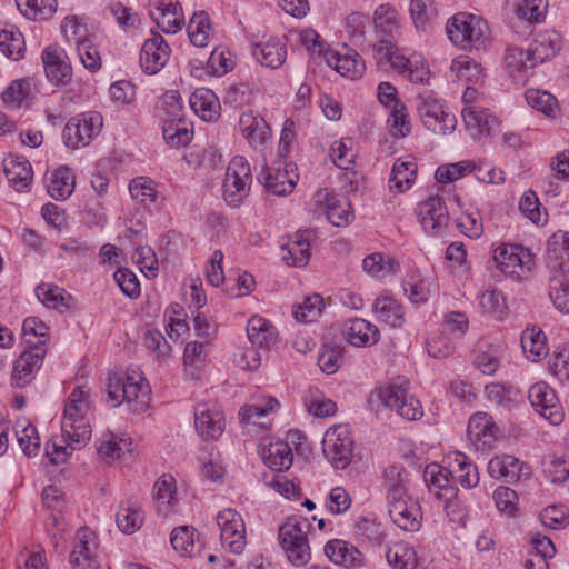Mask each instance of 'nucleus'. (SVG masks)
I'll use <instances>...</instances> for the list:
<instances>
[{
  "label": "nucleus",
  "mask_w": 569,
  "mask_h": 569,
  "mask_svg": "<svg viewBox=\"0 0 569 569\" xmlns=\"http://www.w3.org/2000/svg\"><path fill=\"white\" fill-rule=\"evenodd\" d=\"M89 390L84 386L76 387L64 406L61 420L62 443L54 439L46 446V455L49 460L59 465L67 461L76 449L84 446L91 436V427L87 413L89 410Z\"/></svg>",
  "instance_id": "f257e3e1"
},
{
  "label": "nucleus",
  "mask_w": 569,
  "mask_h": 569,
  "mask_svg": "<svg viewBox=\"0 0 569 569\" xmlns=\"http://www.w3.org/2000/svg\"><path fill=\"white\" fill-rule=\"evenodd\" d=\"M107 395L112 407L134 402L133 410L142 411L148 406L150 388L138 369H129L124 373H113L108 378Z\"/></svg>",
  "instance_id": "f03ea898"
},
{
  "label": "nucleus",
  "mask_w": 569,
  "mask_h": 569,
  "mask_svg": "<svg viewBox=\"0 0 569 569\" xmlns=\"http://www.w3.org/2000/svg\"><path fill=\"white\" fill-rule=\"evenodd\" d=\"M311 525L307 518L290 517L279 529L280 546L288 560L297 566H305L311 559L307 533Z\"/></svg>",
  "instance_id": "7ed1b4c3"
},
{
  "label": "nucleus",
  "mask_w": 569,
  "mask_h": 569,
  "mask_svg": "<svg viewBox=\"0 0 569 569\" xmlns=\"http://www.w3.org/2000/svg\"><path fill=\"white\" fill-rule=\"evenodd\" d=\"M446 31L450 41L463 49L485 47L489 40L487 23L473 14L463 12L453 16L447 22Z\"/></svg>",
  "instance_id": "20e7f679"
},
{
  "label": "nucleus",
  "mask_w": 569,
  "mask_h": 569,
  "mask_svg": "<svg viewBox=\"0 0 569 569\" xmlns=\"http://www.w3.org/2000/svg\"><path fill=\"white\" fill-rule=\"evenodd\" d=\"M252 182L251 168L244 157H234L226 171L222 183L223 198L233 207H238L248 196Z\"/></svg>",
  "instance_id": "39448f33"
},
{
  "label": "nucleus",
  "mask_w": 569,
  "mask_h": 569,
  "mask_svg": "<svg viewBox=\"0 0 569 569\" xmlns=\"http://www.w3.org/2000/svg\"><path fill=\"white\" fill-rule=\"evenodd\" d=\"M418 114L423 126L436 134H449L455 131L457 119L430 92L419 93Z\"/></svg>",
  "instance_id": "423d86ee"
},
{
  "label": "nucleus",
  "mask_w": 569,
  "mask_h": 569,
  "mask_svg": "<svg viewBox=\"0 0 569 569\" xmlns=\"http://www.w3.org/2000/svg\"><path fill=\"white\" fill-rule=\"evenodd\" d=\"M322 451L328 461L337 469H345L352 459L353 439L347 425L329 428L322 440Z\"/></svg>",
  "instance_id": "0eeeda50"
},
{
  "label": "nucleus",
  "mask_w": 569,
  "mask_h": 569,
  "mask_svg": "<svg viewBox=\"0 0 569 569\" xmlns=\"http://www.w3.org/2000/svg\"><path fill=\"white\" fill-rule=\"evenodd\" d=\"M102 126L99 112H83L67 122L62 137L68 147L78 149L88 146L100 133Z\"/></svg>",
  "instance_id": "6e6552de"
},
{
  "label": "nucleus",
  "mask_w": 569,
  "mask_h": 569,
  "mask_svg": "<svg viewBox=\"0 0 569 569\" xmlns=\"http://www.w3.org/2000/svg\"><path fill=\"white\" fill-rule=\"evenodd\" d=\"M493 260L506 276L516 280L527 278L535 261L528 250L517 244H501L493 251Z\"/></svg>",
  "instance_id": "1a4fd4ad"
},
{
  "label": "nucleus",
  "mask_w": 569,
  "mask_h": 569,
  "mask_svg": "<svg viewBox=\"0 0 569 569\" xmlns=\"http://www.w3.org/2000/svg\"><path fill=\"white\" fill-rule=\"evenodd\" d=\"M299 174L293 162L279 161L272 168L266 163L261 166L258 181L264 189L274 196H286L292 192Z\"/></svg>",
  "instance_id": "9d476101"
},
{
  "label": "nucleus",
  "mask_w": 569,
  "mask_h": 569,
  "mask_svg": "<svg viewBox=\"0 0 569 569\" xmlns=\"http://www.w3.org/2000/svg\"><path fill=\"white\" fill-rule=\"evenodd\" d=\"M375 37L373 56L380 69L391 66V7L380 4L373 14Z\"/></svg>",
  "instance_id": "9b49d317"
},
{
  "label": "nucleus",
  "mask_w": 569,
  "mask_h": 569,
  "mask_svg": "<svg viewBox=\"0 0 569 569\" xmlns=\"http://www.w3.org/2000/svg\"><path fill=\"white\" fill-rule=\"evenodd\" d=\"M416 212L421 227L428 234L440 236L448 227V209L442 197L438 194L419 202Z\"/></svg>",
  "instance_id": "f8f14e48"
},
{
  "label": "nucleus",
  "mask_w": 569,
  "mask_h": 569,
  "mask_svg": "<svg viewBox=\"0 0 569 569\" xmlns=\"http://www.w3.org/2000/svg\"><path fill=\"white\" fill-rule=\"evenodd\" d=\"M217 525L222 545L232 553H241L246 546V528L241 515L231 508L223 509L217 516Z\"/></svg>",
  "instance_id": "ddd939ff"
},
{
  "label": "nucleus",
  "mask_w": 569,
  "mask_h": 569,
  "mask_svg": "<svg viewBox=\"0 0 569 569\" xmlns=\"http://www.w3.org/2000/svg\"><path fill=\"white\" fill-rule=\"evenodd\" d=\"M421 519L418 502L407 496L402 486L393 485V525L403 531L416 532L421 526Z\"/></svg>",
  "instance_id": "4468645a"
},
{
  "label": "nucleus",
  "mask_w": 569,
  "mask_h": 569,
  "mask_svg": "<svg viewBox=\"0 0 569 569\" xmlns=\"http://www.w3.org/2000/svg\"><path fill=\"white\" fill-rule=\"evenodd\" d=\"M528 399L535 410L551 425H559L563 419V412L556 392L546 383L537 382L528 390Z\"/></svg>",
  "instance_id": "2eb2a0df"
},
{
  "label": "nucleus",
  "mask_w": 569,
  "mask_h": 569,
  "mask_svg": "<svg viewBox=\"0 0 569 569\" xmlns=\"http://www.w3.org/2000/svg\"><path fill=\"white\" fill-rule=\"evenodd\" d=\"M43 343L42 340H40L39 343H34L29 350L23 351L14 361L11 375V385L14 388H24L33 380L46 355Z\"/></svg>",
  "instance_id": "dca6fc26"
},
{
  "label": "nucleus",
  "mask_w": 569,
  "mask_h": 569,
  "mask_svg": "<svg viewBox=\"0 0 569 569\" xmlns=\"http://www.w3.org/2000/svg\"><path fill=\"white\" fill-rule=\"evenodd\" d=\"M467 432L476 450L487 451L493 447L499 428L491 416L486 412H477L470 417Z\"/></svg>",
  "instance_id": "f3484780"
},
{
  "label": "nucleus",
  "mask_w": 569,
  "mask_h": 569,
  "mask_svg": "<svg viewBox=\"0 0 569 569\" xmlns=\"http://www.w3.org/2000/svg\"><path fill=\"white\" fill-rule=\"evenodd\" d=\"M315 202L325 209L327 219L336 227L347 226L353 219V211L349 200L340 198L328 189L316 192Z\"/></svg>",
  "instance_id": "a211bd4d"
},
{
  "label": "nucleus",
  "mask_w": 569,
  "mask_h": 569,
  "mask_svg": "<svg viewBox=\"0 0 569 569\" xmlns=\"http://www.w3.org/2000/svg\"><path fill=\"white\" fill-rule=\"evenodd\" d=\"M393 410L408 421L419 420L423 416L420 401L410 392V381L402 376L393 379Z\"/></svg>",
  "instance_id": "6ab92c4d"
},
{
  "label": "nucleus",
  "mask_w": 569,
  "mask_h": 569,
  "mask_svg": "<svg viewBox=\"0 0 569 569\" xmlns=\"http://www.w3.org/2000/svg\"><path fill=\"white\" fill-rule=\"evenodd\" d=\"M170 47L160 33H153L143 42L140 52V66L148 74L158 73L167 63Z\"/></svg>",
  "instance_id": "aec40b11"
},
{
  "label": "nucleus",
  "mask_w": 569,
  "mask_h": 569,
  "mask_svg": "<svg viewBox=\"0 0 569 569\" xmlns=\"http://www.w3.org/2000/svg\"><path fill=\"white\" fill-rule=\"evenodd\" d=\"M97 541L94 532L84 527L77 532V543L70 555V563L79 569L98 568Z\"/></svg>",
  "instance_id": "412c9836"
},
{
  "label": "nucleus",
  "mask_w": 569,
  "mask_h": 569,
  "mask_svg": "<svg viewBox=\"0 0 569 569\" xmlns=\"http://www.w3.org/2000/svg\"><path fill=\"white\" fill-rule=\"evenodd\" d=\"M194 426L204 440L217 439L224 430L223 412L207 403H199L194 410Z\"/></svg>",
  "instance_id": "4be33fe9"
},
{
  "label": "nucleus",
  "mask_w": 569,
  "mask_h": 569,
  "mask_svg": "<svg viewBox=\"0 0 569 569\" xmlns=\"http://www.w3.org/2000/svg\"><path fill=\"white\" fill-rule=\"evenodd\" d=\"M3 173L10 187L18 192L29 191L33 180L30 162L18 156H8L3 159Z\"/></svg>",
  "instance_id": "5701e85b"
},
{
  "label": "nucleus",
  "mask_w": 569,
  "mask_h": 569,
  "mask_svg": "<svg viewBox=\"0 0 569 569\" xmlns=\"http://www.w3.org/2000/svg\"><path fill=\"white\" fill-rule=\"evenodd\" d=\"M43 68L48 79L56 83H64L71 74V68L67 62V54L58 46L47 47L41 54Z\"/></svg>",
  "instance_id": "b1692460"
},
{
  "label": "nucleus",
  "mask_w": 569,
  "mask_h": 569,
  "mask_svg": "<svg viewBox=\"0 0 569 569\" xmlns=\"http://www.w3.org/2000/svg\"><path fill=\"white\" fill-rule=\"evenodd\" d=\"M157 27L164 33H176L181 30L184 17L180 3L177 0H162L151 12Z\"/></svg>",
  "instance_id": "393cba45"
},
{
  "label": "nucleus",
  "mask_w": 569,
  "mask_h": 569,
  "mask_svg": "<svg viewBox=\"0 0 569 569\" xmlns=\"http://www.w3.org/2000/svg\"><path fill=\"white\" fill-rule=\"evenodd\" d=\"M548 293L556 309L562 313H569V276L562 263L559 268H550Z\"/></svg>",
  "instance_id": "a878e982"
},
{
  "label": "nucleus",
  "mask_w": 569,
  "mask_h": 569,
  "mask_svg": "<svg viewBox=\"0 0 569 569\" xmlns=\"http://www.w3.org/2000/svg\"><path fill=\"white\" fill-rule=\"evenodd\" d=\"M242 136L252 147L262 146L271 137L267 121L253 111L243 112L239 120Z\"/></svg>",
  "instance_id": "bb28decb"
},
{
  "label": "nucleus",
  "mask_w": 569,
  "mask_h": 569,
  "mask_svg": "<svg viewBox=\"0 0 569 569\" xmlns=\"http://www.w3.org/2000/svg\"><path fill=\"white\" fill-rule=\"evenodd\" d=\"M310 232H297L281 246L282 260L292 267H305L310 259Z\"/></svg>",
  "instance_id": "cd10ccee"
},
{
  "label": "nucleus",
  "mask_w": 569,
  "mask_h": 569,
  "mask_svg": "<svg viewBox=\"0 0 569 569\" xmlns=\"http://www.w3.org/2000/svg\"><path fill=\"white\" fill-rule=\"evenodd\" d=\"M461 116L467 129L473 131L475 138L490 136L497 124V118L487 109H478L476 106H465Z\"/></svg>",
  "instance_id": "c85d7f7f"
},
{
  "label": "nucleus",
  "mask_w": 569,
  "mask_h": 569,
  "mask_svg": "<svg viewBox=\"0 0 569 569\" xmlns=\"http://www.w3.org/2000/svg\"><path fill=\"white\" fill-rule=\"evenodd\" d=\"M252 54L262 66L277 69L286 60V46L277 38L252 44Z\"/></svg>",
  "instance_id": "c756f323"
},
{
  "label": "nucleus",
  "mask_w": 569,
  "mask_h": 569,
  "mask_svg": "<svg viewBox=\"0 0 569 569\" xmlns=\"http://www.w3.org/2000/svg\"><path fill=\"white\" fill-rule=\"evenodd\" d=\"M342 333L355 347H366L378 340V329L369 321L355 318L343 323Z\"/></svg>",
  "instance_id": "7c9ffc66"
},
{
  "label": "nucleus",
  "mask_w": 569,
  "mask_h": 569,
  "mask_svg": "<svg viewBox=\"0 0 569 569\" xmlns=\"http://www.w3.org/2000/svg\"><path fill=\"white\" fill-rule=\"evenodd\" d=\"M247 336L252 346L270 349L278 341V333L271 322L260 316H252L247 323Z\"/></svg>",
  "instance_id": "2f4dec72"
},
{
  "label": "nucleus",
  "mask_w": 569,
  "mask_h": 569,
  "mask_svg": "<svg viewBox=\"0 0 569 569\" xmlns=\"http://www.w3.org/2000/svg\"><path fill=\"white\" fill-rule=\"evenodd\" d=\"M423 480L429 490L436 491L439 499H449L453 495L452 475L438 463H431L425 468Z\"/></svg>",
  "instance_id": "473e14b6"
},
{
  "label": "nucleus",
  "mask_w": 569,
  "mask_h": 569,
  "mask_svg": "<svg viewBox=\"0 0 569 569\" xmlns=\"http://www.w3.org/2000/svg\"><path fill=\"white\" fill-rule=\"evenodd\" d=\"M190 107L197 116L206 121L217 119L220 112L218 97L207 88H199L191 94Z\"/></svg>",
  "instance_id": "72a5a7b5"
},
{
  "label": "nucleus",
  "mask_w": 569,
  "mask_h": 569,
  "mask_svg": "<svg viewBox=\"0 0 569 569\" xmlns=\"http://www.w3.org/2000/svg\"><path fill=\"white\" fill-rule=\"evenodd\" d=\"M506 68L516 82H525L528 70L536 67L528 48L510 47L505 56Z\"/></svg>",
  "instance_id": "f704fd0d"
},
{
  "label": "nucleus",
  "mask_w": 569,
  "mask_h": 569,
  "mask_svg": "<svg viewBox=\"0 0 569 569\" xmlns=\"http://www.w3.org/2000/svg\"><path fill=\"white\" fill-rule=\"evenodd\" d=\"M74 184L76 178L72 171L67 167H60L51 173L47 189L51 198L63 201L72 194Z\"/></svg>",
  "instance_id": "c9c22d12"
},
{
  "label": "nucleus",
  "mask_w": 569,
  "mask_h": 569,
  "mask_svg": "<svg viewBox=\"0 0 569 569\" xmlns=\"http://www.w3.org/2000/svg\"><path fill=\"white\" fill-rule=\"evenodd\" d=\"M323 551L326 557L336 565L353 567L360 563V552L343 540L328 541Z\"/></svg>",
  "instance_id": "e433bc0d"
},
{
  "label": "nucleus",
  "mask_w": 569,
  "mask_h": 569,
  "mask_svg": "<svg viewBox=\"0 0 569 569\" xmlns=\"http://www.w3.org/2000/svg\"><path fill=\"white\" fill-rule=\"evenodd\" d=\"M262 459L264 463L276 471L288 470L293 461L290 446L284 441L270 442L262 450Z\"/></svg>",
  "instance_id": "4c0bfd02"
},
{
  "label": "nucleus",
  "mask_w": 569,
  "mask_h": 569,
  "mask_svg": "<svg viewBox=\"0 0 569 569\" xmlns=\"http://www.w3.org/2000/svg\"><path fill=\"white\" fill-rule=\"evenodd\" d=\"M325 57L328 66L342 76L355 79L362 74L365 67L362 61L358 59V54H340L337 51L329 50L326 52Z\"/></svg>",
  "instance_id": "58836bf2"
},
{
  "label": "nucleus",
  "mask_w": 569,
  "mask_h": 569,
  "mask_svg": "<svg viewBox=\"0 0 569 569\" xmlns=\"http://www.w3.org/2000/svg\"><path fill=\"white\" fill-rule=\"evenodd\" d=\"M521 347L527 358L538 361L548 355L546 336L541 329L528 328L521 335Z\"/></svg>",
  "instance_id": "ea45409f"
},
{
  "label": "nucleus",
  "mask_w": 569,
  "mask_h": 569,
  "mask_svg": "<svg viewBox=\"0 0 569 569\" xmlns=\"http://www.w3.org/2000/svg\"><path fill=\"white\" fill-rule=\"evenodd\" d=\"M527 103L548 118H556L559 113L558 100L548 91L530 88L525 92Z\"/></svg>",
  "instance_id": "a19ab883"
},
{
  "label": "nucleus",
  "mask_w": 569,
  "mask_h": 569,
  "mask_svg": "<svg viewBox=\"0 0 569 569\" xmlns=\"http://www.w3.org/2000/svg\"><path fill=\"white\" fill-rule=\"evenodd\" d=\"M368 407L377 418L388 417L389 409L391 407V381L387 380L377 383V386L370 391L368 399Z\"/></svg>",
  "instance_id": "79ce46f5"
},
{
  "label": "nucleus",
  "mask_w": 569,
  "mask_h": 569,
  "mask_svg": "<svg viewBox=\"0 0 569 569\" xmlns=\"http://www.w3.org/2000/svg\"><path fill=\"white\" fill-rule=\"evenodd\" d=\"M417 162L412 158L397 159L393 162V188L403 193L409 190L417 178Z\"/></svg>",
  "instance_id": "37998d69"
},
{
  "label": "nucleus",
  "mask_w": 569,
  "mask_h": 569,
  "mask_svg": "<svg viewBox=\"0 0 569 569\" xmlns=\"http://www.w3.org/2000/svg\"><path fill=\"white\" fill-rule=\"evenodd\" d=\"M34 292L39 301L47 308L57 309L60 311L69 308V300L71 299V296L67 293L62 288L41 283L37 286Z\"/></svg>",
  "instance_id": "c03bdc74"
},
{
  "label": "nucleus",
  "mask_w": 569,
  "mask_h": 569,
  "mask_svg": "<svg viewBox=\"0 0 569 569\" xmlns=\"http://www.w3.org/2000/svg\"><path fill=\"white\" fill-rule=\"evenodd\" d=\"M187 32L194 47H206L211 36V23L208 13L204 11L193 13L187 27Z\"/></svg>",
  "instance_id": "a18cd8bd"
},
{
  "label": "nucleus",
  "mask_w": 569,
  "mask_h": 569,
  "mask_svg": "<svg viewBox=\"0 0 569 569\" xmlns=\"http://www.w3.org/2000/svg\"><path fill=\"white\" fill-rule=\"evenodd\" d=\"M418 63L419 59H408L393 50V71H397L412 83H422L428 76V70L425 66L418 67Z\"/></svg>",
  "instance_id": "49530a36"
},
{
  "label": "nucleus",
  "mask_w": 569,
  "mask_h": 569,
  "mask_svg": "<svg viewBox=\"0 0 569 569\" xmlns=\"http://www.w3.org/2000/svg\"><path fill=\"white\" fill-rule=\"evenodd\" d=\"M20 12L29 19L47 20L57 10V0H16Z\"/></svg>",
  "instance_id": "de8ad7c7"
},
{
  "label": "nucleus",
  "mask_w": 569,
  "mask_h": 569,
  "mask_svg": "<svg viewBox=\"0 0 569 569\" xmlns=\"http://www.w3.org/2000/svg\"><path fill=\"white\" fill-rule=\"evenodd\" d=\"M24 50V39L19 30H2L0 32V51L7 58L18 61L23 58Z\"/></svg>",
  "instance_id": "09e8293b"
},
{
  "label": "nucleus",
  "mask_w": 569,
  "mask_h": 569,
  "mask_svg": "<svg viewBox=\"0 0 569 569\" xmlns=\"http://www.w3.org/2000/svg\"><path fill=\"white\" fill-rule=\"evenodd\" d=\"M129 191L136 201L143 207H149L154 203L158 198L156 183L147 177H138L131 180Z\"/></svg>",
  "instance_id": "8fccbe9b"
},
{
  "label": "nucleus",
  "mask_w": 569,
  "mask_h": 569,
  "mask_svg": "<svg viewBox=\"0 0 569 569\" xmlns=\"http://www.w3.org/2000/svg\"><path fill=\"white\" fill-rule=\"evenodd\" d=\"M16 435L20 448L28 457L38 455L40 438L37 428L29 422L22 421L16 425Z\"/></svg>",
  "instance_id": "3c124183"
},
{
  "label": "nucleus",
  "mask_w": 569,
  "mask_h": 569,
  "mask_svg": "<svg viewBox=\"0 0 569 569\" xmlns=\"http://www.w3.org/2000/svg\"><path fill=\"white\" fill-rule=\"evenodd\" d=\"M450 70L456 74L458 80L476 84L481 79L480 66L468 56H459L452 60Z\"/></svg>",
  "instance_id": "603ef678"
},
{
  "label": "nucleus",
  "mask_w": 569,
  "mask_h": 569,
  "mask_svg": "<svg viewBox=\"0 0 569 569\" xmlns=\"http://www.w3.org/2000/svg\"><path fill=\"white\" fill-rule=\"evenodd\" d=\"M557 51L558 46L550 34H539L528 47V54L536 67L552 58Z\"/></svg>",
  "instance_id": "864d4df0"
},
{
  "label": "nucleus",
  "mask_w": 569,
  "mask_h": 569,
  "mask_svg": "<svg viewBox=\"0 0 569 569\" xmlns=\"http://www.w3.org/2000/svg\"><path fill=\"white\" fill-rule=\"evenodd\" d=\"M412 131L411 118L407 107L397 98L393 88V140L406 138Z\"/></svg>",
  "instance_id": "5fc2aeb1"
},
{
  "label": "nucleus",
  "mask_w": 569,
  "mask_h": 569,
  "mask_svg": "<svg viewBox=\"0 0 569 569\" xmlns=\"http://www.w3.org/2000/svg\"><path fill=\"white\" fill-rule=\"evenodd\" d=\"M129 446L130 442L127 440L118 439L113 433H107L103 435L98 446V455L107 461H114L121 458L126 450H130Z\"/></svg>",
  "instance_id": "6e6d98bb"
},
{
  "label": "nucleus",
  "mask_w": 569,
  "mask_h": 569,
  "mask_svg": "<svg viewBox=\"0 0 569 569\" xmlns=\"http://www.w3.org/2000/svg\"><path fill=\"white\" fill-rule=\"evenodd\" d=\"M173 549L182 556H194L196 541L194 529L192 527L182 526L174 528L170 537Z\"/></svg>",
  "instance_id": "4d7b16f0"
},
{
  "label": "nucleus",
  "mask_w": 569,
  "mask_h": 569,
  "mask_svg": "<svg viewBox=\"0 0 569 569\" xmlns=\"http://www.w3.org/2000/svg\"><path fill=\"white\" fill-rule=\"evenodd\" d=\"M548 259L551 261H560L556 267L559 268L562 263L565 266V260H569V232L568 231H557L555 232L549 241L547 248Z\"/></svg>",
  "instance_id": "13d9d810"
},
{
  "label": "nucleus",
  "mask_w": 569,
  "mask_h": 569,
  "mask_svg": "<svg viewBox=\"0 0 569 569\" xmlns=\"http://www.w3.org/2000/svg\"><path fill=\"white\" fill-rule=\"evenodd\" d=\"M323 299L320 295H312L303 298L301 303L293 308V317L298 321L312 322L321 312Z\"/></svg>",
  "instance_id": "bf43d9fd"
},
{
  "label": "nucleus",
  "mask_w": 569,
  "mask_h": 569,
  "mask_svg": "<svg viewBox=\"0 0 569 569\" xmlns=\"http://www.w3.org/2000/svg\"><path fill=\"white\" fill-rule=\"evenodd\" d=\"M352 146L353 141L351 138H342L331 146L330 157L338 168L348 170L355 162L356 153L352 150Z\"/></svg>",
  "instance_id": "052dcab7"
},
{
  "label": "nucleus",
  "mask_w": 569,
  "mask_h": 569,
  "mask_svg": "<svg viewBox=\"0 0 569 569\" xmlns=\"http://www.w3.org/2000/svg\"><path fill=\"white\" fill-rule=\"evenodd\" d=\"M278 407V400L272 397L264 398L256 403L246 405L239 412L240 421L242 423L253 422V418L263 417L267 413L274 411Z\"/></svg>",
  "instance_id": "680f3d73"
},
{
  "label": "nucleus",
  "mask_w": 569,
  "mask_h": 569,
  "mask_svg": "<svg viewBox=\"0 0 569 569\" xmlns=\"http://www.w3.org/2000/svg\"><path fill=\"white\" fill-rule=\"evenodd\" d=\"M143 522V512L136 506L121 508L117 513V525L124 533L136 532Z\"/></svg>",
  "instance_id": "e2e57ef3"
},
{
  "label": "nucleus",
  "mask_w": 569,
  "mask_h": 569,
  "mask_svg": "<svg viewBox=\"0 0 569 569\" xmlns=\"http://www.w3.org/2000/svg\"><path fill=\"white\" fill-rule=\"evenodd\" d=\"M362 269L372 278H386L391 270V258H386L380 252H373L363 258Z\"/></svg>",
  "instance_id": "0e129e2a"
},
{
  "label": "nucleus",
  "mask_w": 569,
  "mask_h": 569,
  "mask_svg": "<svg viewBox=\"0 0 569 569\" xmlns=\"http://www.w3.org/2000/svg\"><path fill=\"white\" fill-rule=\"evenodd\" d=\"M356 532L369 542L380 546L387 537V530L375 519L363 518L356 525Z\"/></svg>",
  "instance_id": "69168bd1"
},
{
  "label": "nucleus",
  "mask_w": 569,
  "mask_h": 569,
  "mask_svg": "<svg viewBox=\"0 0 569 569\" xmlns=\"http://www.w3.org/2000/svg\"><path fill=\"white\" fill-rule=\"evenodd\" d=\"M30 84L24 79L13 80L2 92L1 98L7 107L18 108L28 97Z\"/></svg>",
  "instance_id": "338daca9"
},
{
  "label": "nucleus",
  "mask_w": 569,
  "mask_h": 569,
  "mask_svg": "<svg viewBox=\"0 0 569 569\" xmlns=\"http://www.w3.org/2000/svg\"><path fill=\"white\" fill-rule=\"evenodd\" d=\"M479 306L486 313L492 315L496 318H501L506 310L505 298L501 292L497 290H485L479 296Z\"/></svg>",
  "instance_id": "774afa93"
}]
</instances>
